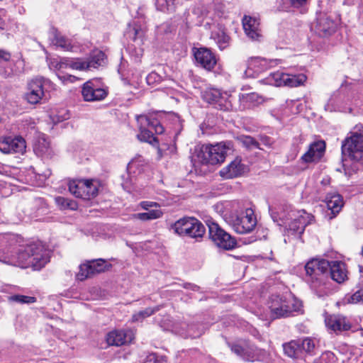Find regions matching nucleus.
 I'll return each mask as SVG.
<instances>
[{"instance_id": "obj_16", "label": "nucleus", "mask_w": 363, "mask_h": 363, "mask_svg": "<svg viewBox=\"0 0 363 363\" xmlns=\"http://www.w3.org/2000/svg\"><path fill=\"white\" fill-rule=\"evenodd\" d=\"M227 93H222L217 89H209L204 91L203 98L209 104H217L220 110H228L231 108V103L227 100Z\"/></svg>"}, {"instance_id": "obj_27", "label": "nucleus", "mask_w": 363, "mask_h": 363, "mask_svg": "<svg viewBox=\"0 0 363 363\" xmlns=\"http://www.w3.org/2000/svg\"><path fill=\"white\" fill-rule=\"evenodd\" d=\"M33 150L38 156L42 157H48L51 155L52 152L50 143L44 136L38 138L34 144Z\"/></svg>"}, {"instance_id": "obj_37", "label": "nucleus", "mask_w": 363, "mask_h": 363, "mask_svg": "<svg viewBox=\"0 0 363 363\" xmlns=\"http://www.w3.org/2000/svg\"><path fill=\"white\" fill-rule=\"evenodd\" d=\"M9 302H16L21 304L23 303H33L36 301V298L34 296H24L20 294H16L13 296H7Z\"/></svg>"}, {"instance_id": "obj_39", "label": "nucleus", "mask_w": 363, "mask_h": 363, "mask_svg": "<svg viewBox=\"0 0 363 363\" xmlns=\"http://www.w3.org/2000/svg\"><path fill=\"white\" fill-rule=\"evenodd\" d=\"M16 64L14 63L13 60H11V62L3 63L1 62V77H9L13 75L16 72Z\"/></svg>"}, {"instance_id": "obj_3", "label": "nucleus", "mask_w": 363, "mask_h": 363, "mask_svg": "<svg viewBox=\"0 0 363 363\" xmlns=\"http://www.w3.org/2000/svg\"><path fill=\"white\" fill-rule=\"evenodd\" d=\"M233 152V143L225 141L215 145H203L197 152L196 157L202 164L213 165L223 162Z\"/></svg>"}, {"instance_id": "obj_21", "label": "nucleus", "mask_w": 363, "mask_h": 363, "mask_svg": "<svg viewBox=\"0 0 363 363\" xmlns=\"http://www.w3.org/2000/svg\"><path fill=\"white\" fill-rule=\"evenodd\" d=\"M325 149L323 141L314 142L310 145L308 151L301 157L305 163L318 161L323 156Z\"/></svg>"}, {"instance_id": "obj_35", "label": "nucleus", "mask_w": 363, "mask_h": 363, "mask_svg": "<svg viewBox=\"0 0 363 363\" xmlns=\"http://www.w3.org/2000/svg\"><path fill=\"white\" fill-rule=\"evenodd\" d=\"M301 352H305L306 354L312 356L313 355L315 349V340L311 337H305L303 340H298Z\"/></svg>"}, {"instance_id": "obj_52", "label": "nucleus", "mask_w": 363, "mask_h": 363, "mask_svg": "<svg viewBox=\"0 0 363 363\" xmlns=\"http://www.w3.org/2000/svg\"><path fill=\"white\" fill-rule=\"evenodd\" d=\"M259 140L261 144L265 145L266 147H271L273 143L272 140L267 135H260Z\"/></svg>"}, {"instance_id": "obj_18", "label": "nucleus", "mask_w": 363, "mask_h": 363, "mask_svg": "<svg viewBox=\"0 0 363 363\" xmlns=\"http://www.w3.org/2000/svg\"><path fill=\"white\" fill-rule=\"evenodd\" d=\"M247 171V167L242 163L241 159L236 157L220 171V175L225 179H233L244 174Z\"/></svg>"}, {"instance_id": "obj_43", "label": "nucleus", "mask_w": 363, "mask_h": 363, "mask_svg": "<svg viewBox=\"0 0 363 363\" xmlns=\"http://www.w3.org/2000/svg\"><path fill=\"white\" fill-rule=\"evenodd\" d=\"M188 335L192 338L199 337L203 333V326L192 324L188 326Z\"/></svg>"}, {"instance_id": "obj_44", "label": "nucleus", "mask_w": 363, "mask_h": 363, "mask_svg": "<svg viewBox=\"0 0 363 363\" xmlns=\"http://www.w3.org/2000/svg\"><path fill=\"white\" fill-rule=\"evenodd\" d=\"M291 7L300 9L301 13L306 11V5L310 0H287Z\"/></svg>"}, {"instance_id": "obj_28", "label": "nucleus", "mask_w": 363, "mask_h": 363, "mask_svg": "<svg viewBox=\"0 0 363 363\" xmlns=\"http://www.w3.org/2000/svg\"><path fill=\"white\" fill-rule=\"evenodd\" d=\"M211 38L214 40L220 50H224L230 45V38L226 33L224 28L220 27L217 30L212 31Z\"/></svg>"}, {"instance_id": "obj_6", "label": "nucleus", "mask_w": 363, "mask_h": 363, "mask_svg": "<svg viewBox=\"0 0 363 363\" xmlns=\"http://www.w3.org/2000/svg\"><path fill=\"white\" fill-rule=\"evenodd\" d=\"M271 300L270 310L274 318L289 317L293 312L299 311L301 306L295 299L286 296H272Z\"/></svg>"}, {"instance_id": "obj_1", "label": "nucleus", "mask_w": 363, "mask_h": 363, "mask_svg": "<svg viewBox=\"0 0 363 363\" xmlns=\"http://www.w3.org/2000/svg\"><path fill=\"white\" fill-rule=\"evenodd\" d=\"M8 244L9 248L4 250L1 262L19 265L21 267H32L40 270L50 262L48 251L40 242H33L15 250L18 237L13 234H5L1 237V242Z\"/></svg>"}, {"instance_id": "obj_60", "label": "nucleus", "mask_w": 363, "mask_h": 363, "mask_svg": "<svg viewBox=\"0 0 363 363\" xmlns=\"http://www.w3.org/2000/svg\"><path fill=\"white\" fill-rule=\"evenodd\" d=\"M362 278H363V274H362Z\"/></svg>"}, {"instance_id": "obj_55", "label": "nucleus", "mask_w": 363, "mask_h": 363, "mask_svg": "<svg viewBox=\"0 0 363 363\" xmlns=\"http://www.w3.org/2000/svg\"><path fill=\"white\" fill-rule=\"evenodd\" d=\"M87 265H88V267H90V269H89L90 277H91L92 276H94L96 274H99L98 272H96L94 264H93L91 261L88 262Z\"/></svg>"}, {"instance_id": "obj_7", "label": "nucleus", "mask_w": 363, "mask_h": 363, "mask_svg": "<svg viewBox=\"0 0 363 363\" xmlns=\"http://www.w3.org/2000/svg\"><path fill=\"white\" fill-rule=\"evenodd\" d=\"M342 154L363 164V131L354 133L342 142Z\"/></svg>"}, {"instance_id": "obj_15", "label": "nucleus", "mask_w": 363, "mask_h": 363, "mask_svg": "<svg viewBox=\"0 0 363 363\" xmlns=\"http://www.w3.org/2000/svg\"><path fill=\"white\" fill-rule=\"evenodd\" d=\"M26 148V140L21 136L5 137L1 141V152L4 154H23Z\"/></svg>"}, {"instance_id": "obj_42", "label": "nucleus", "mask_w": 363, "mask_h": 363, "mask_svg": "<svg viewBox=\"0 0 363 363\" xmlns=\"http://www.w3.org/2000/svg\"><path fill=\"white\" fill-rule=\"evenodd\" d=\"M68 65L75 69L79 70H89V65L87 64V61L82 60V59H74L69 61Z\"/></svg>"}, {"instance_id": "obj_2", "label": "nucleus", "mask_w": 363, "mask_h": 363, "mask_svg": "<svg viewBox=\"0 0 363 363\" xmlns=\"http://www.w3.org/2000/svg\"><path fill=\"white\" fill-rule=\"evenodd\" d=\"M305 270L306 281L313 289L323 284L324 278L328 273L331 279L339 284L347 279L345 264L340 261L312 259L306 264Z\"/></svg>"}, {"instance_id": "obj_40", "label": "nucleus", "mask_w": 363, "mask_h": 363, "mask_svg": "<svg viewBox=\"0 0 363 363\" xmlns=\"http://www.w3.org/2000/svg\"><path fill=\"white\" fill-rule=\"evenodd\" d=\"M53 43L56 45L57 46L61 47L64 49H68L69 47V43L68 40L62 35L60 33H58L57 30L53 31Z\"/></svg>"}, {"instance_id": "obj_38", "label": "nucleus", "mask_w": 363, "mask_h": 363, "mask_svg": "<svg viewBox=\"0 0 363 363\" xmlns=\"http://www.w3.org/2000/svg\"><path fill=\"white\" fill-rule=\"evenodd\" d=\"M337 358L331 351H325L313 360V363H336Z\"/></svg>"}, {"instance_id": "obj_57", "label": "nucleus", "mask_w": 363, "mask_h": 363, "mask_svg": "<svg viewBox=\"0 0 363 363\" xmlns=\"http://www.w3.org/2000/svg\"><path fill=\"white\" fill-rule=\"evenodd\" d=\"M69 118V113L66 111L65 113L62 116V118L59 119L58 121H64L67 120Z\"/></svg>"}, {"instance_id": "obj_23", "label": "nucleus", "mask_w": 363, "mask_h": 363, "mask_svg": "<svg viewBox=\"0 0 363 363\" xmlns=\"http://www.w3.org/2000/svg\"><path fill=\"white\" fill-rule=\"evenodd\" d=\"M298 216L291 218L292 220L289 223V230L292 233L301 235L303 233L305 228L310 223L309 215L304 211L298 212Z\"/></svg>"}, {"instance_id": "obj_17", "label": "nucleus", "mask_w": 363, "mask_h": 363, "mask_svg": "<svg viewBox=\"0 0 363 363\" xmlns=\"http://www.w3.org/2000/svg\"><path fill=\"white\" fill-rule=\"evenodd\" d=\"M259 25V19L256 18L245 16L242 18V26L245 33L252 40H262V35Z\"/></svg>"}, {"instance_id": "obj_10", "label": "nucleus", "mask_w": 363, "mask_h": 363, "mask_svg": "<svg viewBox=\"0 0 363 363\" xmlns=\"http://www.w3.org/2000/svg\"><path fill=\"white\" fill-rule=\"evenodd\" d=\"M48 82L43 77H35L28 83L25 99L30 104H37L43 98L44 85Z\"/></svg>"}, {"instance_id": "obj_49", "label": "nucleus", "mask_w": 363, "mask_h": 363, "mask_svg": "<svg viewBox=\"0 0 363 363\" xmlns=\"http://www.w3.org/2000/svg\"><path fill=\"white\" fill-rule=\"evenodd\" d=\"M359 301H363V286L358 289L355 293L352 294L351 296V302L352 303H358Z\"/></svg>"}, {"instance_id": "obj_20", "label": "nucleus", "mask_w": 363, "mask_h": 363, "mask_svg": "<svg viewBox=\"0 0 363 363\" xmlns=\"http://www.w3.org/2000/svg\"><path fill=\"white\" fill-rule=\"evenodd\" d=\"M196 62L207 70H211L216 65L214 54L208 48H201L194 52Z\"/></svg>"}, {"instance_id": "obj_32", "label": "nucleus", "mask_w": 363, "mask_h": 363, "mask_svg": "<svg viewBox=\"0 0 363 363\" xmlns=\"http://www.w3.org/2000/svg\"><path fill=\"white\" fill-rule=\"evenodd\" d=\"M284 353L291 358H296L301 352V347L298 340H292L289 343L283 345Z\"/></svg>"}, {"instance_id": "obj_48", "label": "nucleus", "mask_w": 363, "mask_h": 363, "mask_svg": "<svg viewBox=\"0 0 363 363\" xmlns=\"http://www.w3.org/2000/svg\"><path fill=\"white\" fill-rule=\"evenodd\" d=\"M91 262H92L93 264H94L96 272H98L99 274V273L105 271V269H106L105 260H104L102 259H99L96 260H92Z\"/></svg>"}, {"instance_id": "obj_41", "label": "nucleus", "mask_w": 363, "mask_h": 363, "mask_svg": "<svg viewBox=\"0 0 363 363\" xmlns=\"http://www.w3.org/2000/svg\"><path fill=\"white\" fill-rule=\"evenodd\" d=\"M175 0H155V5L161 11H169L174 9Z\"/></svg>"}, {"instance_id": "obj_22", "label": "nucleus", "mask_w": 363, "mask_h": 363, "mask_svg": "<svg viewBox=\"0 0 363 363\" xmlns=\"http://www.w3.org/2000/svg\"><path fill=\"white\" fill-rule=\"evenodd\" d=\"M326 326L332 330L347 331L351 328V324L346 318L340 315H331L325 319Z\"/></svg>"}, {"instance_id": "obj_30", "label": "nucleus", "mask_w": 363, "mask_h": 363, "mask_svg": "<svg viewBox=\"0 0 363 363\" xmlns=\"http://www.w3.org/2000/svg\"><path fill=\"white\" fill-rule=\"evenodd\" d=\"M145 33V28L138 22L134 21L133 24L128 25L125 32V35L133 41H136L138 40H142Z\"/></svg>"}, {"instance_id": "obj_45", "label": "nucleus", "mask_w": 363, "mask_h": 363, "mask_svg": "<svg viewBox=\"0 0 363 363\" xmlns=\"http://www.w3.org/2000/svg\"><path fill=\"white\" fill-rule=\"evenodd\" d=\"M89 269H90V267H88L87 263L81 264L79 266V271L76 276L77 279L79 281H84L86 279L89 278Z\"/></svg>"}, {"instance_id": "obj_56", "label": "nucleus", "mask_w": 363, "mask_h": 363, "mask_svg": "<svg viewBox=\"0 0 363 363\" xmlns=\"http://www.w3.org/2000/svg\"><path fill=\"white\" fill-rule=\"evenodd\" d=\"M269 211H271V217L273 219V220L274 222H278L279 221V218H278L277 213L274 212V211H272L270 209H269Z\"/></svg>"}, {"instance_id": "obj_34", "label": "nucleus", "mask_w": 363, "mask_h": 363, "mask_svg": "<svg viewBox=\"0 0 363 363\" xmlns=\"http://www.w3.org/2000/svg\"><path fill=\"white\" fill-rule=\"evenodd\" d=\"M161 306H156L153 308H147L144 310L140 311L138 313H135L132 316L133 322L142 321L145 318L150 317L153 315L155 313L157 312L160 310Z\"/></svg>"}, {"instance_id": "obj_53", "label": "nucleus", "mask_w": 363, "mask_h": 363, "mask_svg": "<svg viewBox=\"0 0 363 363\" xmlns=\"http://www.w3.org/2000/svg\"><path fill=\"white\" fill-rule=\"evenodd\" d=\"M10 58L11 54L1 50V62H3V63L11 62Z\"/></svg>"}, {"instance_id": "obj_12", "label": "nucleus", "mask_w": 363, "mask_h": 363, "mask_svg": "<svg viewBox=\"0 0 363 363\" xmlns=\"http://www.w3.org/2000/svg\"><path fill=\"white\" fill-rule=\"evenodd\" d=\"M274 80V85L280 86L282 85L289 87H296L303 84L306 80V76L303 74H290L283 72H276L272 74Z\"/></svg>"}, {"instance_id": "obj_11", "label": "nucleus", "mask_w": 363, "mask_h": 363, "mask_svg": "<svg viewBox=\"0 0 363 363\" xmlns=\"http://www.w3.org/2000/svg\"><path fill=\"white\" fill-rule=\"evenodd\" d=\"M257 220L254 211L248 208L234 220L233 228L238 233H248L255 228Z\"/></svg>"}, {"instance_id": "obj_33", "label": "nucleus", "mask_w": 363, "mask_h": 363, "mask_svg": "<svg viewBox=\"0 0 363 363\" xmlns=\"http://www.w3.org/2000/svg\"><path fill=\"white\" fill-rule=\"evenodd\" d=\"M238 140L242 145L247 150L259 149L262 150L260 147V143L258 140L250 135H240L238 137Z\"/></svg>"}, {"instance_id": "obj_5", "label": "nucleus", "mask_w": 363, "mask_h": 363, "mask_svg": "<svg viewBox=\"0 0 363 363\" xmlns=\"http://www.w3.org/2000/svg\"><path fill=\"white\" fill-rule=\"evenodd\" d=\"M172 229L182 237L198 240L202 238L206 233L203 224L194 217H184L177 220Z\"/></svg>"}, {"instance_id": "obj_4", "label": "nucleus", "mask_w": 363, "mask_h": 363, "mask_svg": "<svg viewBox=\"0 0 363 363\" xmlns=\"http://www.w3.org/2000/svg\"><path fill=\"white\" fill-rule=\"evenodd\" d=\"M140 133L137 135L139 140L148 143L153 146H158L157 138L153 135V131L156 134H162L164 129L160 121L145 114L136 116Z\"/></svg>"}, {"instance_id": "obj_36", "label": "nucleus", "mask_w": 363, "mask_h": 363, "mask_svg": "<svg viewBox=\"0 0 363 363\" xmlns=\"http://www.w3.org/2000/svg\"><path fill=\"white\" fill-rule=\"evenodd\" d=\"M55 201L56 204L61 209L75 210L77 208V203L73 200L62 196H57L55 197Z\"/></svg>"}, {"instance_id": "obj_9", "label": "nucleus", "mask_w": 363, "mask_h": 363, "mask_svg": "<svg viewBox=\"0 0 363 363\" xmlns=\"http://www.w3.org/2000/svg\"><path fill=\"white\" fill-rule=\"evenodd\" d=\"M68 186L70 193L77 198L90 200L98 194V187L89 180L72 181Z\"/></svg>"}, {"instance_id": "obj_19", "label": "nucleus", "mask_w": 363, "mask_h": 363, "mask_svg": "<svg viewBox=\"0 0 363 363\" xmlns=\"http://www.w3.org/2000/svg\"><path fill=\"white\" fill-rule=\"evenodd\" d=\"M269 67V62L261 57H252L248 59L245 75L247 77H255L259 73Z\"/></svg>"}, {"instance_id": "obj_24", "label": "nucleus", "mask_w": 363, "mask_h": 363, "mask_svg": "<svg viewBox=\"0 0 363 363\" xmlns=\"http://www.w3.org/2000/svg\"><path fill=\"white\" fill-rule=\"evenodd\" d=\"M327 207L331 211L333 215L330 218L335 217L343 206L342 197L338 194H328L325 198Z\"/></svg>"}, {"instance_id": "obj_31", "label": "nucleus", "mask_w": 363, "mask_h": 363, "mask_svg": "<svg viewBox=\"0 0 363 363\" xmlns=\"http://www.w3.org/2000/svg\"><path fill=\"white\" fill-rule=\"evenodd\" d=\"M162 215L163 212L160 208H154L149 210L148 212L135 213L132 217L135 219L145 221L160 218Z\"/></svg>"}, {"instance_id": "obj_29", "label": "nucleus", "mask_w": 363, "mask_h": 363, "mask_svg": "<svg viewBox=\"0 0 363 363\" xmlns=\"http://www.w3.org/2000/svg\"><path fill=\"white\" fill-rule=\"evenodd\" d=\"M239 100L243 108H250L262 102L261 97L255 92L240 94Z\"/></svg>"}, {"instance_id": "obj_54", "label": "nucleus", "mask_w": 363, "mask_h": 363, "mask_svg": "<svg viewBox=\"0 0 363 363\" xmlns=\"http://www.w3.org/2000/svg\"><path fill=\"white\" fill-rule=\"evenodd\" d=\"M183 287L186 289H189L194 291H199V286L191 283H184L183 284Z\"/></svg>"}, {"instance_id": "obj_46", "label": "nucleus", "mask_w": 363, "mask_h": 363, "mask_svg": "<svg viewBox=\"0 0 363 363\" xmlns=\"http://www.w3.org/2000/svg\"><path fill=\"white\" fill-rule=\"evenodd\" d=\"M144 363H167V359L163 356L152 353L146 357Z\"/></svg>"}, {"instance_id": "obj_26", "label": "nucleus", "mask_w": 363, "mask_h": 363, "mask_svg": "<svg viewBox=\"0 0 363 363\" xmlns=\"http://www.w3.org/2000/svg\"><path fill=\"white\" fill-rule=\"evenodd\" d=\"M106 342L112 346H121L128 342L127 334L124 330H113L107 334Z\"/></svg>"}, {"instance_id": "obj_58", "label": "nucleus", "mask_w": 363, "mask_h": 363, "mask_svg": "<svg viewBox=\"0 0 363 363\" xmlns=\"http://www.w3.org/2000/svg\"><path fill=\"white\" fill-rule=\"evenodd\" d=\"M1 189H4L6 190V188L4 185H6L9 183V182L1 179Z\"/></svg>"}, {"instance_id": "obj_50", "label": "nucleus", "mask_w": 363, "mask_h": 363, "mask_svg": "<svg viewBox=\"0 0 363 363\" xmlns=\"http://www.w3.org/2000/svg\"><path fill=\"white\" fill-rule=\"evenodd\" d=\"M140 206L143 209L147 211H148L150 208L153 207H155V208H160V205L157 203L147 201H141L140 203Z\"/></svg>"}, {"instance_id": "obj_13", "label": "nucleus", "mask_w": 363, "mask_h": 363, "mask_svg": "<svg viewBox=\"0 0 363 363\" xmlns=\"http://www.w3.org/2000/svg\"><path fill=\"white\" fill-rule=\"evenodd\" d=\"M336 23L326 13L320 14L313 26L315 33L323 38L332 35L336 29Z\"/></svg>"}, {"instance_id": "obj_47", "label": "nucleus", "mask_w": 363, "mask_h": 363, "mask_svg": "<svg viewBox=\"0 0 363 363\" xmlns=\"http://www.w3.org/2000/svg\"><path fill=\"white\" fill-rule=\"evenodd\" d=\"M162 77L155 72H150L146 77V82L149 85H155L160 82Z\"/></svg>"}, {"instance_id": "obj_51", "label": "nucleus", "mask_w": 363, "mask_h": 363, "mask_svg": "<svg viewBox=\"0 0 363 363\" xmlns=\"http://www.w3.org/2000/svg\"><path fill=\"white\" fill-rule=\"evenodd\" d=\"M231 350L233 352L236 354L238 356L242 357L244 355L245 350L244 348L239 345H232Z\"/></svg>"}, {"instance_id": "obj_25", "label": "nucleus", "mask_w": 363, "mask_h": 363, "mask_svg": "<svg viewBox=\"0 0 363 363\" xmlns=\"http://www.w3.org/2000/svg\"><path fill=\"white\" fill-rule=\"evenodd\" d=\"M89 65V69H96L104 66L106 63V56L101 50H93L89 57L86 59Z\"/></svg>"}, {"instance_id": "obj_59", "label": "nucleus", "mask_w": 363, "mask_h": 363, "mask_svg": "<svg viewBox=\"0 0 363 363\" xmlns=\"http://www.w3.org/2000/svg\"><path fill=\"white\" fill-rule=\"evenodd\" d=\"M1 195H2V196H8V195H9V192H7V191H5V192H2V191H1Z\"/></svg>"}, {"instance_id": "obj_8", "label": "nucleus", "mask_w": 363, "mask_h": 363, "mask_svg": "<svg viewBox=\"0 0 363 363\" xmlns=\"http://www.w3.org/2000/svg\"><path fill=\"white\" fill-rule=\"evenodd\" d=\"M207 225L209 238L218 247L230 250L236 247V240L221 228L218 223L210 221Z\"/></svg>"}, {"instance_id": "obj_14", "label": "nucleus", "mask_w": 363, "mask_h": 363, "mask_svg": "<svg viewBox=\"0 0 363 363\" xmlns=\"http://www.w3.org/2000/svg\"><path fill=\"white\" fill-rule=\"evenodd\" d=\"M96 81L89 80L84 84L82 89V94L84 101H101L107 96V91L99 87L95 84Z\"/></svg>"}]
</instances>
